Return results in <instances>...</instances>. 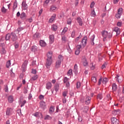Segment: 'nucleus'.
Here are the masks:
<instances>
[{
  "mask_svg": "<svg viewBox=\"0 0 124 124\" xmlns=\"http://www.w3.org/2000/svg\"><path fill=\"white\" fill-rule=\"evenodd\" d=\"M63 60V57H62V55H59L55 63L56 68H60V67H61V65L62 64V62Z\"/></svg>",
  "mask_w": 124,
  "mask_h": 124,
  "instance_id": "obj_1",
  "label": "nucleus"
},
{
  "mask_svg": "<svg viewBox=\"0 0 124 124\" xmlns=\"http://www.w3.org/2000/svg\"><path fill=\"white\" fill-rule=\"evenodd\" d=\"M102 35L104 37V41H105V39H106V37H108V38H109L110 37H112V32L104 31L102 33Z\"/></svg>",
  "mask_w": 124,
  "mask_h": 124,
  "instance_id": "obj_2",
  "label": "nucleus"
},
{
  "mask_svg": "<svg viewBox=\"0 0 124 124\" xmlns=\"http://www.w3.org/2000/svg\"><path fill=\"white\" fill-rule=\"evenodd\" d=\"M87 42H88V38L87 36H85L81 41L80 44L82 47V48H85L86 46L87 45Z\"/></svg>",
  "mask_w": 124,
  "mask_h": 124,
  "instance_id": "obj_3",
  "label": "nucleus"
},
{
  "mask_svg": "<svg viewBox=\"0 0 124 124\" xmlns=\"http://www.w3.org/2000/svg\"><path fill=\"white\" fill-rule=\"evenodd\" d=\"M14 113L13 109L11 108H7V110L6 112V115L7 116H10L11 115H12Z\"/></svg>",
  "mask_w": 124,
  "mask_h": 124,
  "instance_id": "obj_4",
  "label": "nucleus"
},
{
  "mask_svg": "<svg viewBox=\"0 0 124 124\" xmlns=\"http://www.w3.org/2000/svg\"><path fill=\"white\" fill-rule=\"evenodd\" d=\"M82 62L84 66H87V65H88V61H87L86 56H83L82 57Z\"/></svg>",
  "mask_w": 124,
  "mask_h": 124,
  "instance_id": "obj_5",
  "label": "nucleus"
},
{
  "mask_svg": "<svg viewBox=\"0 0 124 124\" xmlns=\"http://www.w3.org/2000/svg\"><path fill=\"white\" fill-rule=\"evenodd\" d=\"M111 121L112 124H119V123H120V121H119V120H118L115 117H112L111 119Z\"/></svg>",
  "mask_w": 124,
  "mask_h": 124,
  "instance_id": "obj_6",
  "label": "nucleus"
},
{
  "mask_svg": "<svg viewBox=\"0 0 124 124\" xmlns=\"http://www.w3.org/2000/svg\"><path fill=\"white\" fill-rule=\"evenodd\" d=\"M53 60L52 59H47L46 62V67L48 68V67L52 64Z\"/></svg>",
  "mask_w": 124,
  "mask_h": 124,
  "instance_id": "obj_7",
  "label": "nucleus"
},
{
  "mask_svg": "<svg viewBox=\"0 0 124 124\" xmlns=\"http://www.w3.org/2000/svg\"><path fill=\"white\" fill-rule=\"evenodd\" d=\"M28 64V61H25L23 63L22 66V71H26V69H27V65Z\"/></svg>",
  "mask_w": 124,
  "mask_h": 124,
  "instance_id": "obj_8",
  "label": "nucleus"
},
{
  "mask_svg": "<svg viewBox=\"0 0 124 124\" xmlns=\"http://www.w3.org/2000/svg\"><path fill=\"white\" fill-rule=\"evenodd\" d=\"M11 37L13 41H16L17 40V36H16V34L14 32H12Z\"/></svg>",
  "mask_w": 124,
  "mask_h": 124,
  "instance_id": "obj_9",
  "label": "nucleus"
},
{
  "mask_svg": "<svg viewBox=\"0 0 124 124\" xmlns=\"http://www.w3.org/2000/svg\"><path fill=\"white\" fill-rule=\"evenodd\" d=\"M8 100L9 103H12L14 101V97L13 95H9L8 97Z\"/></svg>",
  "mask_w": 124,
  "mask_h": 124,
  "instance_id": "obj_10",
  "label": "nucleus"
},
{
  "mask_svg": "<svg viewBox=\"0 0 124 124\" xmlns=\"http://www.w3.org/2000/svg\"><path fill=\"white\" fill-rule=\"evenodd\" d=\"M47 59V60H52V56H53V52L49 51L46 54Z\"/></svg>",
  "mask_w": 124,
  "mask_h": 124,
  "instance_id": "obj_11",
  "label": "nucleus"
},
{
  "mask_svg": "<svg viewBox=\"0 0 124 124\" xmlns=\"http://www.w3.org/2000/svg\"><path fill=\"white\" fill-rule=\"evenodd\" d=\"M40 107L42 109H46V103L44 101H42L40 102Z\"/></svg>",
  "mask_w": 124,
  "mask_h": 124,
  "instance_id": "obj_12",
  "label": "nucleus"
},
{
  "mask_svg": "<svg viewBox=\"0 0 124 124\" xmlns=\"http://www.w3.org/2000/svg\"><path fill=\"white\" fill-rule=\"evenodd\" d=\"M49 10L50 12H55V11H56V10H58V8H57V7L54 5H52L50 6V8Z\"/></svg>",
  "mask_w": 124,
  "mask_h": 124,
  "instance_id": "obj_13",
  "label": "nucleus"
},
{
  "mask_svg": "<svg viewBox=\"0 0 124 124\" xmlns=\"http://www.w3.org/2000/svg\"><path fill=\"white\" fill-rule=\"evenodd\" d=\"M22 8L24 10H27L28 9V5L26 3V2H22Z\"/></svg>",
  "mask_w": 124,
  "mask_h": 124,
  "instance_id": "obj_14",
  "label": "nucleus"
},
{
  "mask_svg": "<svg viewBox=\"0 0 124 124\" xmlns=\"http://www.w3.org/2000/svg\"><path fill=\"white\" fill-rule=\"evenodd\" d=\"M52 83L50 82H48L46 84V88L47 90H50L52 88Z\"/></svg>",
  "mask_w": 124,
  "mask_h": 124,
  "instance_id": "obj_15",
  "label": "nucleus"
},
{
  "mask_svg": "<svg viewBox=\"0 0 124 124\" xmlns=\"http://www.w3.org/2000/svg\"><path fill=\"white\" fill-rule=\"evenodd\" d=\"M91 99H92L90 97H86V98H85V104L87 105H89V104L91 103Z\"/></svg>",
  "mask_w": 124,
  "mask_h": 124,
  "instance_id": "obj_16",
  "label": "nucleus"
},
{
  "mask_svg": "<svg viewBox=\"0 0 124 124\" xmlns=\"http://www.w3.org/2000/svg\"><path fill=\"white\" fill-rule=\"evenodd\" d=\"M56 18V14H53L51 18L49 19V23H53L54 21H55V19Z\"/></svg>",
  "mask_w": 124,
  "mask_h": 124,
  "instance_id": "obj_17",
  "label": "nucleus"
},
{
  "mask_svg": "<svg viewBox=\"0 0 124 124\" xmlns=\"http://www.w3.org/2000/svg\"><path fill=\"white\" fill-rule=\"evenodd\" d=\"M40 45L41 47H45V46H46V43L44 40H40Z\"/></svg>",
  "mask_w": 124,
  "mask_h": 124,
  "instance_id": "obj_18",
  "label": "nucleus"
},
{
  "mask_svg": "<svg viewBox=\"0 0 124 124\" xmlns=\"http://www.w3.org/2000/svg\"><path fill=\"white\" fill-rule=\"evenodd\" d=\"M54 42V35H49V43L52 44Z\"/></svg>",
  "mask_w": 124,
  "mask_h": 124,
  "instance_id": "obj_19",
  "label": "nucleus"
},
{
  "mask_svg": "<svg viewBox=\"0 0 124 124\" xmlns=\"http://www.w3.org/2000/svg\"><path fill=\"white\" fill-rule=\"evenodd\" d=\"M20 18L22 20H25L26 18H27V16L26 15V13H22L20 15Z\"/></svg>",
  "mask_w": 124,
  "mask_h": 124,
  "instance_id": "obj_20",
  "label": "nucleus"
},
{
  "mask_svg": "<svg viewBox=\"0 0 124 124\" xmlns=\"http://www.w3.org/2000/svg\"><path fill=\"white\" fill-rule=\"evenodd\" d=\"M77 21L78 23L79 26H82L83 25V21H82V19L80 17L77 18Z\"/></svg>",
  "mask_w": 124,
  "mask_h": 124,
  "instance_id": "obj_21",
  "label": "nucleus"
},
{
  "mask_svg": "<svg viewBox=\"0 0 124 124\" xmlns=\"http://www.w3.org/2000/svg\"><path fill=\"white\" fill-rule=\"evenodd\" d=\"M51 29L52 31H56L57 30H58V26L55 24H53L51 27Z\"/></svg>",
  "mask_w": 124,
  "mask_h": 124,
  "instance_id": "obj_22",
  "label": "nucleus"
},
{
  "mask_svg": "<svg viewBox=\"0 0 124 124\" xmlns=\"http://www.w3.org/2000/svg\"><path fill=\"white\" fill-rule=\"evenodd\" d=\"M120 110H114L112 111V114L113 115H114V116H116V115H119L120 114Z\"/></svg>",
  "mask_w": 124,
  "mask_h": 124,
  "instance_id": "obj_23",
  "label": "nucleus"
},
{
  "mask_svg": "<svg viewBox=\"0 0 124 124\" xmlns=\"http://www.w3.org/2000/svg\"><path fill=\"white\" fill-rule=\"evenodd\" d=\"M55 111V107L51 106L49 108V113L52 114Z\"/></svg>",
  "mask_w": 124,
  "mask_h": 124,
  "instance_id": "obj_24",
  "label": "nucleus"
},
{
  "mask_svg": "<svg viewBox=\"0 0 124 124\" xmlns=\"http://www.w3.org/2000/svg\"><path fill=\"white\" fill-rule=\"evenodd\" d=\"M77 69H78V66L76 64L74 66V72L75 73H78V70H77Z\"/></svg>",
  "mask_w": 124,
  "mask_h": 124,
  "instance_id": "obj_25",
  "label": "nucleus"
},
{
  "mask_svg": "<svg viewBox=\"0 0 124 124\" xmlns=\"http://www.w3.org/2000/svg\"><path fill=\"white\" fill-rule=\"evenodd\" d=\"M37 51V46H33L31 47V51L32 52H36Z\"/></svg>",
  "mask_w": 124,
  "mask_h": 124,
  "instance_id": "obj_26",
  "label": "nucleus"
},
{
  "mask_svg": "<svg viewBox=\"0 0 124 124\" xmlns=\"http://www.w3.org/2000/svg\"><path fill=\"white\" fill-rule=\"evenodd\" d=\"M11 37V34H7L6 35L5 40H9L10 39Z\"/></svg>",
  "mask_w": 124,
  "mask_h": 124,
  "instance_id": "obj_27",
  "label": "nucleus"
},
{
  "mask_svg": "<svg viewBox=\"0 0 124 124\" xmlns=\"http://www.w3.org/2000/svg\"><path fill=\"white\" fill-rule=\"evenodd\" d=\"M102 82L103 84H106V83L108 82V78H104L103 80L102 79Z\"/></svg>",
  "mask_w": 124,
  "mask_h": 124,
  "instance_id": "obj_28",
  "label": "nucleus"
},
{
  "mask_svg": "<svg viewBox=\"0 0 124 124\" xmlns=\"http://www.w3.org/2000/svg\"><path fill=\"white\" fill-rule=\"evenodd\" d=\"M11 65V62H10V60H9L6 63V67L8 68L10 67Z\"/></svg>",
  "mask_w": 124,
  "mask_h": 124,
  "instance_id": "obj_29",
  "label": "nucleus"
},
{
  "mask_svg": "<svg viewBox=\"0 0 124 124\" xmlns=\"http://www.w3.org/2000/svg\"><path fill=\"white\" fill-rule=\"evenodd\" d=\"M39 115H41V116H42V118H43V116H42V114L41 113H39V112H36L33 114V116H34V117H38L39 116Z\"/></svg>",
  "mask_w": 124,
  "mask_h": 124,
  "instance_id": "obj_30",
  "label": "nucleus"
},
{
  "mask_svg": "<svg viewBox=\"0 0 124 124\" xmlns=\"http://www.w3.org/2000/svg\"><path fill=\"white\" fill-rule=\"evenodd\" d=\"M38 78V77L37 75H35V76H33V77L31 78V81H35V80H36V79H37Z\"/></svg>",
  "mask_w": 124,
  "mask_h": 124,
  "instance_id": "obj_31",
  "label": "nucleus"
},
{
  "mask_svg": "<svg viewBox=\"0 0 124 124\" xmlns=\"http://www.w3.org/2000/svg\"><path fill=\"white\" fill-rule=\"evenodd\" d=\"M15 49H18L19 48V43L16 42L14 44Z\"/></svg>",
  "mask_w": 124,
  "mask_h": 124,
  "instance_id": "obj_32",
  "label": "nucleus"
},
{
  "mask_svg": "<svg viewBox=\"0 0 124 124\" xmlns=\"http://www.w3.org/2000/svg\"><path fill=\"white\" fill-rule=\"evenodd\" d=\"M117 90V85L116 84L114 83L112 85V90L115 92Z\"/></svg>",
  "mask_w": 124,
  "mask_h": 124,
  "instance_id": "obj_33",
  "label": "nucleus"
},
{
  "mask_svg": "<svg viewBox=\"0 0 124 124\" xmlns=\"http://www.w3.org/2000/svg\"><path fill=\"white\" fill-rule=\"evenodd\" d=\"M34 36L36 38H39V37H40V34L37 32L34 34Z\"/></svg>",
  "mask_w": 124,
  "mask_h": 124,
  "instance_id": "obj_34",
  "label": "nucleus"
},
{
  "mask_svg": "<svg viewBox=\"0 0 124 124\" xmlns=\"http://www.w3.org/2000/svg\"><path fill=\"white\" fill-rule=\"evenodd\" d=\"M59 89V84H56V85L54 86V90H55V91H56V92H58Z\"/></svg>",
  "mask_w": 124,
  "mask_h": 124,
  "instance_id": "obj_35",
  "label": "nucleus"
},
{
  "mask_svg": "<svg viewBox=\"0 0 124 124\" xmlns=\"http://www.w3.org/2000/svg\"><path fill=\"white\" fill-rule=\"evenodd\" d=\"M118 14L122 15L123 14V8H120L118 10Z\"/></svg>",
  "mask_w": 124,
  "mask_h": 124,
  "instance_id": "obj_36",
  "label": "nucleus"
},
{
  "mask_svg": "<svg viewBox=\"0 0 124 124\" xmlns=\"http://www.w3.org/2000/svg\"><path fill=\"white\" fill-rule=\"evenodd\" d=\"M81 48H83V47H82V45H81V44H80V45H78L77 46V50H78L81 51L80 49H81Z\"/></svg>",
  "mask_w": 124,
  "mask_h": 124,
  "instance_id": "obj_37",
  "label": "nucleus"
},
{
  "mask_svg": "<svg viewBox=\"0 0 124 124\" xmlns=\"http://www.w3.org/2000/svg\"><path fill=\"white\" fill-rule=\"evenodd\" d=\"M91 80L92 81V82H93V83H96V78H95V77H93L91 78Z\"/></svg>",
  "mask_w": 124,
  "mask_h": 124,
  "instance_id": "obj_38",
  "label": "nucleus"
},
{
  "mask_svg": "<svg viewBox=\"0 0 124 124\" xmlns=\"http://www.w3.org/2000/svg\"><path fill=\"white\" fill-rule=\"evenodd\" d=\"M68 93V91H65L63 92L62 93V95L64 97H65V96H66V95H67V93Z\"/></svg>",
  "mask_w": 124,
  "mask_h": 124,
  "instance_id": "obj_39",
  "label": "nucleus"
},
{
  "mask_svg": "<svg viewBox=\"0 0 124 124\" xmlns=\"http://www.w3.org/2000/svg\"><path fill=\"white\" fill-rule=\"evenodd\" d=\"M1 11L3 13H6V12H7V9H5L4 7H3L1 8Z\"/></svg>",
  "mask_w": 124,
  "mask_h": 124,
  "instance_id": "obj_40",
  "label": "nucleus"
},
{
  "mask_svg": "<svg viewBox=\"0 0 124 124\" xmlns=\"http://www.w3.org/2000/svg\"><path fill=\"white\" fill-rule=\"evenodd\" d=\"M45 120H52V117L49 115H46L45 118Z\"/></svg>",
  "mask_w": 124,
  "mask_h": 124,
  "instance_id": "obj_41",
  "label": "nucleus"
},
{
  "mask_svg": "<svg viewBox=\"0 0 124 124\" xmlns=\"http://www.w3.org/2000/svg\"><path fill=\"white\" fill-rule=\"evenodd\" d=\"M72 69H70L69 70L68 72H67V75H68V76L72 75Z\"/></svg>",
  "mask_w": 124,
  "mask_h": 124,
  "instance_id": "obj_42",
  "label": "nucleus"
},
{
  "mask_svg": "<svg viewBox=\"0 0 124 124\" xmlns=\"http://www.w3.org/2000/svg\"><path fill=\"white\" fill-rule=\"evenodd\" d=\"M0 53L2 54H5L6 53V51L5 50V48H2Z\"/></svg>",
  "mask_w": 124,
  "mask_h": 124,
  "instance_id": "obj_43",
  "label": "nucleus"
},
{
  "mask_svg": "<svg viewBox=\"0 0 124 124\" xmlns=\"http://www.w3.org/2000/svg\"><path fill=\"white\" fill-rule=\"evenodd\" d=\"M69 80V78H67L65 77L63 80V82L65 84V83H67V82H69L68 81Z\"/></svg>",
  "mask_w": 124,
  "mask_h": 124,
  "instance_id": "obj_44",
  "label": "nucleus"
},
{
  "mask_svg": "<svg viewBox=\"0 0 124 124\" xmlns=\"http://www.w3.org/2000/svg\"><path fill=\"white\" fill-rule=\"evenodd\" d=\"M80 87H81V83L78 82L77 83V89H79Z\"/></svg>",
  "mask_w": 124,
  "mask_h": 124,
  "instance_id": "obj_45",
  "label": "nucleus"
},
{
  "mask_svg": "<svg viewBox=\"0 0 124 124\" xmlns=\"http://www.w3.org/2000/svg\"><path fill=\"white\" fill-rule=\"evenodd\" d=\"M107 65V63H104L102 67H101V69H104V68H106V66Z\"/></svg>",
  "mask_w": 124,
  "mask_h": 124,
  "instance_id": "obj_46",
  "label": "nucleus"
},
{
  "mask_svg": "<svg viewBox=\"0 0 124 124\" xmlns=\"http://www.w3.org/2000/svg\"><path fill=\"white\" fill-rule=\"evenodd\" d=\"M26 103H27V101L25 100L21 103L20 107H23V106H24Z\"/></svg>",
  "mask_w": 124,
  "mask_h": 124,
  "instance_id": "obj_47",
  "label": "nucleus"
},
{
  "mask_svg": "<svg viewBox=\"0 0 124 124\" xmlns=\"http://www.w3.org/2000/svg\"><path fill=\"white\" fill-rule=\"evenodd\" d=\"M97 98V99H99L100 100V99H102V95L101 94H98Z\"/></svg>",
  "mask_w": 124,
  "mask_h": 124,
  "instance_id": "obj_48",
  "label": "nucleus"
},
{
  "mask_svg": "<svg viewBox=\"0 0 124 124\" xmlns=\"http://www.w3.org/2000/svg\"><path fill=\"white\" fill-rule=\"evenodd\" d=\"M116 79H117L118 82H120V80H121V78H120V76L119 75H117L116 77H115Z\"/></svg>",
  "mask_w": 124,
  "mask_h": 124,
  "instance_id": "obj_49",
  "label": "nucleus"
},
{
  "mask_svg": "<svg viewBox=\"0 0 124 124\" xmlns=\"http://www.w3.org/2000/svg\"><path fill=\"white\" fill-rule=\"evenodd\" d=\"M91 16L92 17H94L95 16V12H94V10H93L92 12H91Z\"/></svg>",
  "mask_w": 124,
  "mask_h": 124,
  "instance_id": "obj_50",
  "label": "nucleus"
},
{
  "mask_svg": "<svg viewBox=\"0 0 124 124\" xmlns=\"http://www.w3.org/2000/svg\"><path fill=\"white\" fill-rule=\"evenodd\" d=\"M4 90L6 93H8V86L7 85L5 86Z\"/></svg>",
  "mask_w": 124,
  "mask_h": 124,
  "instance_id": "obj_51",
  "label": "nucleus"
},
{
  "mask_svg": "<svg viewBox=\"0 0 124 124\" xmlns=\"http://www.w3.org/2000/svg\"><path fill=\"white\" fill-rule=\"evenodd\" d=\"M84 109V112H85V113H87V112H88V111L89 110V107H85Z\"/></svg>",
  "mask_w": 124,
  "mask_h": 124,
  "instance_id": "obj_52",
  "label": "nucleus"
},
{
  "mask_svg": "<svg viewBox=\"0 0 124 124\" xmlns=\"http://www.w3.org/2000/svg\"><path fill=\"white\" fill-rule=\"evenodd\" d=\"M93 39H91V44L92 45H94V43L93 42V39H94V35L93 36Z\"/></svg>",
  "mask_w": 124,
  "mask_h": 124,
  "instance_id": "obj_53",
  "label": "nucleus"
},
{
  "mask_svg": "<svg viewBox=\"0 0 124 124\" xmlns=\"http://www.w3.org/2000/svg\"><path fill=\"white\" fill-rule=\"evenodd\" d=\"M72 21V20H71V18L68 19L67 21L68 25H70L71 24Z\"/></svg>",
  "mask_w": 124,
  "mask_h": 124,
  "instance_id": "obj_54",
  "label": "nucleus"
},
{
  "mask_svg": "<svg viewBox=\"0 0 124 124\" xmlns=\"http://www.w3.org/2000/svg\"><path fill=\"white\" fill-rule=\"evenodd\" d=\"M122 15H121L120 14H117L116 15L115 17L117 18V19H120V18H121V16Z\"/></svg>",
  "mask_w": 124,
  "mask_h": 124,
  "instance_id": "obj_55",
  "label": "nucleus"
},
{
  "mask_svg": "<svg viewBox=\"0 0 124 124\" xmlns=\"http://www.w3.org/2000/svg\"><path fill=\"white\" fill-rule=\"evenodd\" d=\"M94 4H95V3H94V1H93L90 5L91 8H93V7L94 6Z\"/></svg>",
  "mask_w": 124,
  "mask_h": 124,
  "instance_id": "obj_56",
  "label": "nucleus"
},
{
  "mask_svg": "<svg viewBox=\"0 0 124 124\" xmlns=\"http://www.w3.org/2000/svg\"><path fill=\"white\" fill-rule=\"evenodd\" d=\"M120 31L118 27H115L113 29V31Z\"/></svg>",
  "mask_w": 124,
  "mask_h": 124,
  "instance_id": "obj_57",
  "label": "nucleus"
},
{
  "mask_svg": "<svg viewBox=\"0 0 124 124\" xmlns=\"http://www.w3.org/2000/svg\"><path fill=\"white\" fill-rule=\"evenodd\" d=\"M81 50H79L78 49H77L75 51V54L77 55L78 56V55H79V54H80V51Z\"/></svg>",
  "mask_w": 124,
  "mask_h": 124,
  "instance_id": "obj_58",
  "label": "nucleus"
},
{
  "mask_svg": "<svg viewBox=\"0 0 124 124\" xmlns=\"http://www.w3.org/2000/svg\"><path fill=\"white\" fill-rule=\"evenodd\" d=\"M101 82H102V78H100L99 79L98 82V85L99 86L101 85Z\"/></svg>",
  "mask_w": 124,
  "mask_h": 124,
  "instance_id": "obj_59",
  "label": "nucleus"
},
{
  "mask_svg": "<svg viewBox=\"0 0 124 124\" xmlns=\"http://www.w3.org/2000/svg\"><path fill=\"white\" fill-rule=\"evenodd\" d=\"M23 93H28V88H24L23 90Z\"/></svg>",
  "mask_w": 124,
  "mask_h": 124,
  "instance_id": "obj_60",
  "label": "nucleus"
},
{
  "mask_svg": "<svg viewBox=\"0 0 124 124\" xmlns=\"http://www.w3.org/2000/svg\"><path fill=\"white\" fill-rule=\"evenodd\" d=\"M62 41H63L64 42H65L66 41V37L65 36H63L62 37Z\"/></svg>",
  "mask_w": 124,
  "mask_h": 124,
  "instance_id": "obj_61",
  "label": "nucleus"
},
{
  "mask_svg": "<svg viewBox=\"0 0 124 124\" xmlns=\"http://www.w3.org/2000/svg\"><path fill=\"white\" fill-rule=\"evenodd\" d=\"M0 47H1L2 49L5 48V45L4 43H2L0 44Z\"/></svg>",
  "mask_w": 124,
  "mask_h": 124,
  "instance_id": "obj_62",
  "label": "nucleus"
},
{
  "mask_svg": "<svg viewBox=\"0 0 124 124\" xmlns=\"http://www.w3.org/2000/svg\"><path fill=\"white\" fill-rule=\"evenodd\" d=\"M122 25H123V23L121 22H118L117 24L118 27H122Z\"/></svg>",
  "mask_w": 124,
  "mask_h": 124,
  "instance_id": "obj_63",
  "label": "nucleus"
},
{
  "mask_svg": "<svg viewBox=\"0 0 124 124\" xmlns=\"http://www.w3.org/2000/svg\"><path fill=\"white\" fill-rule=\"evenodd\" d=\"M13 8H14V9H15L16 8H17V3L15 2L14 3Z\"/></svg>",
  "mask_w": 124,
  "mask_h": 124,
  "instance_id": "obj_64",
  "label": "nucleus"
}]
</instances>
